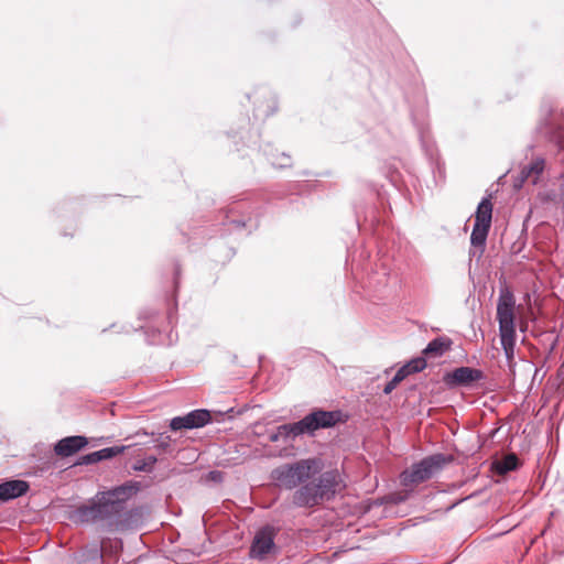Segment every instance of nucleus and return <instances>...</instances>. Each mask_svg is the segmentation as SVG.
I'll return each instance as SVG.
<instances>
[{
	"instance_id": "obj_1",
	"label": "nucleus",
	"mask_w": 564,
	"mask_h": 564,
	"mask_svg": "<svg viewBox=\"0 0 564 564\" xmlns=\"http://www.w3.org/2000/svg\"><path fill=\"white\" fill-rule=\"evenodd\" d=\"M138 482L122 485L104 492L101 498L91 505L76 509L75 517L83 523H106L109 530H124L132 517L126 508V499L138 491Z\"/></svg>"
},
{
	"instance_id": "obj_2",
	"label": "nucleus",
	"mask_w": 564,
	"mask_h": 564,
	"mask_svg": "<svg viewBox=\"0 0 564 564\" xmlns=\"http://www.w3.org/2000/svg\"><path fill=\"white\" fill-rule=\"evenodd\" d=\"M343 421V412L339 410H315L297 422L278 426L276 431L269 435V441L276 443L280 440H294L304 433L312 434L319 429L332 427Z\"/></svg>"
},
{
	"instance_id": "obj_3",
	"label": "nucleus",
	"mask_w": 564,
	"mask_h": 564,
	"mask_svg": "<svg viewBox=\"0 0 564 564\" xmlns=\"http://www.w3.org/2000/svg\"><path fill=\"white\" fill-rule=\"evenodd\" d=\"M514 305L516 300L513 293L508 288L502 289L497 304V319L499 323L501 346L509 364L512 362L514 357L517 337Z\"/></svg>"
},
{
	"instance_id": "obj_4",
	"label": "nucleus",
	"mask_w": 564,
	"mask_h": 564,
	"mask_svg": "<svg viewBox=\"0 0 564 564\" xmlns=\"http://www.w3.org/2000/svg\"><path fill=\"white\" fill-rule=\"evenodd\" d=\"M338 486L334 473H324L318 480L306 482L293 494V505L300 508H313L324 500L332 499Z\"/></svg>"
},
{
	"instance_id": "obj_5",
	"label": "nucleus",
	"mask_w": 564,
	"mask_h": 564,
	"mask_svg": "<svg viewBox=\"0 0 564 564\" xmlns=\"http://www.w3.org/2000/svg\"><path fill=\"white\" fill-rule=\"evenodd\" d=\"M451 460L452 457L444 454L427 456L401 473V484L405 487H412L426 481L435 471L442 469Z\"/></svg>"
},
{
	"instance_id": "obj_6",
	"label": "nucleus",
	"mask_w": 564,
	"mask_h": 564,
	"mask_svg": "<svg viewBox=\"0 0 564 564\" xmlns=\"http://www.w3.org/2000/svg\"><path fill=\"white\" fill-rule=\"evenodd\" d=\"M314 459H302L294 464H286L272 470V478L282 487L293 489L311 478Z\"/></svg>"
},
{
	"instance_id": "obj_7",
	"label": "nucleus",
	"mask_w": 564,
	"mask_h": 564,
	"mask_svg": "<svg viewBox=\"0 0 564 564\" xmlns=\"http://www.w3.org/2000/svg\"><path fill=\"white\" fill-rule=\"evenodd\" d=\"M492 203L489 197H484L475 213V224L470 235V243L474 248L484 251L487 236L491 226Z\"/></svg>"
},
{
	"instance_id": "obj_8",
	"label": "nucleus",
	"mask_w": 564,
	"mask_h": 564,
	"mask_svg": "<svg viewBox=\"0 0 564 564\" xmlns=\"http://www.w3.org/2000/svg\"><path fill=\"white\" fill-rule=\"evenodd\" d=\"M212 416L208 410H193L183 416L173 417L170 427L173 431L198 429L208 424Z\"/></svg>"
},
{
	"instance_id": "obj_9",
	"label": "nucleus",
	"mask_w": 564,
	"mask_h": 564,
	"mask_svg": "<svg viewBox=\"0 0 564 564\" xmlns=\"http://www.w3.org/2000/svg\"><path fill=\"white\" fill-rule=\"evenodd\" d=\"M275 529L265 525L260 529L252 541L250 547L251 557L263 560L274 547Z\"/></svg>"
},
{
	"instance_id": "obj_10",
	"label": "nucleus",
	"mask_w": 564,
	"mask_h": 564,
	"mask_svg": "<svg viewBox=\"0 0 564 564\" xmlns=\"http://www.w3.org/2000/svg\"><path fill=\"white\" fill-rule=\"evenodd\" d=\"M484 378V372L476 368L459 367L448 372L444 377V381L449 387H467L473 382Z\"/></svg>"
},
{
	"instance_id": "obj_11",
	"label": "nucleus",
	"mask_w": 564,
	"mask_h": 564,
	"mask_svg": "<svg viewBox=\"0 0 564 564\" xmlns=\"http://www.w3.org/2000/svg\"><path fill=\"white\" fill-rule=\"evenodd\" d=\"M88 440L86 436L82 435H74V436H67L62 440H59L55 446L54 452L57 456L61 457H68L76 453H78L80 449H83L85 446H87Z\"/></svg>"
},
{
	"instance_id": "obj_12",
	"label": "nucleus",
	"mask_w": 564,
	"mask_h": 564,
	"mask_svg": "<svg viewBox=\"0 0 564 564\" xmlns=\"http://www.w3.org/2000/svg\"><path fill=\"white\" fill-rule=\"evenodd\" d=\"M30 486L24 480H7L0 484V502H6L25 495Z\"/></svg>"
},
{
	"instance_id": "obj_13",
	"label": "nucleus",
	"mask_w": 564,
	"mask_h": 564,
	"mask_svg": "<svg viewBox=\"0 0 564 564\" xmlns=\"http://www.w3.org/2000/svg\"><path fill=\"white\" fill-rule=\"evenodd\" d=\"M545 167V161L543 158H535L532 160L531 163L523 166L520 172V183H524L527 181H531L533 184H535L544 171Z\"/></svg>"
},
{
	"instance_id": "obj_14",
	"label": "nucleus",
	"mask_w": 564,
	"mask_h": 564,
	"mask_svg": "<svg viewBox=\"0 0 564 564\" xmlns=\"http://www.w3.org/2000/svg\"><path fill=\"white\" fill-rule=\"evenodd\" d=\"M540 132L549 139V141L555 143L560 149H564V127L547 123L540 127Z\"/></svg>"
},
{
	"instance_id": "obj_15",
	"label": "nucleus",
	"mask_w": 564,
	"mask_h": 564,
	"mask_svg": "<svg viewBox=\"0 0 564 564\" xmlns=\"http://www.w3.org/2000/svg\"><path fill=\"white\" fill-rule=\"evenodd\" d=\"M452 340L447 337H437L431 340L424 348L423 354L426 356H442L451 349Z\"/></svg>"
},
{
	"instance_id": "obj_16",
	"label": "nucleus",
	"mask_w": 564,
	"mask_h": 564,
	"mask_svg": "<svg viewBox=\"0 0 564 564\" xmlns=\"http://www.w3.org/2000/svg\"><path fill=\"white\" fill-rule=\"evenodd\" d=\"M518 464V457L514 454H510L497 463L496 469L498 474L505 475L511 470L517 469Z\"/></svg>"
},
{
	"instance_id": "obj_17",
	"label": "nucleus",
	"mask_w": 564,
	"mask_h": 564,
	"mask_svg": "<svg viewBox=\"0 0 564 564\" xmlns=\"http://www.w3.org/2000/svg\"><path fill=\"white\" fill-rule=\"evenodd\" d=\"M158 458L153 455L148 456L144 459H138L133 465L132 469L134 471H144V473H151L154 468V465L156 464Z\"/></svg>"
},
{
	"instance_id": "obj_18",
	"label": "nucleus",
	"mask_w": 564,
	"mask_h": 564,
	"mask_svg": "<svg viewBox=\"0 0 564 564\" xmlns=\"http://www.w3.org/2000/svg\"><path fill=\"white\" fill-rule=\"evenodd\" d=\"M130 445L106 447L97 451L99 462L110 459L119 454H122Z\"/></svg>"
},
{
	"instance_id": "obj_19",
	"label": "nucleus",
	"mask_w": 564,
	"mask_h": 564,
	"mask_svg": "<svg viewBox=\"0 0 564 564\" xmlns=\"http://www.w3.org/2000/svg\"><path fill=\"white\" fill-rule=\"evenodd\" d=\"M403 366L406 367V370L412 375L424 370L426 367V360L424 357H416Z\"/></svg>"
},
{
	"instance_id": "obj_20",
	"label": "nucleus",
	"mask_w": 564,
	"mask_h": 564,
	"mask_svg": "<svg viewBox=\"0 0 564 564\" xmlns=\"http://www.w3.org/2000/svg\"><path fill=\"white\" fill-rule=\"evenodd\" d=\"M96 463H99L97 451L86 454V455H82L80 457H78L75 465L83 466V465H93Z\"/></svg>"
},
{
	"instance_id": "obj_21",
	"label": "nucleus",
	"mask_w": 564,
	"mask_h": 564,
	"mask_svg": "<svg viewBox=\"0 0 564 564\" xmlns=\"http://www.w3.org/2000/svg\"><path fill=\"white\" fill-rule=\"evenodd\" d=\"M399 383V380L395 377H393L383 388L384 394H390Z\"/></svg>"
},
{
	"instance_id": "obj_22",
	"label": "nucleus",
	"mask_w": 564,
	"mask_h": 564,
	"mask_svg": "<svg viewBox=\"0 0 564 564\" xmlns=\"http://www.w3.org/2000/svg\"><path fill=\"white\" fill-rule=\"evenodd\" d=\"M408 376H410V371H408L404 366H402L394 375L399 382L403 381Z\"/></svg>"
},
{
	"instance_id": "obj_23",
	"label": "nucleus",
	"mask_w": 564,
	"mask_h": 564,
	"mask_svg": "<svg viewBox=\"0 0 564 564\" xmlns=\"http://www.w3.org/2000/svg\"><path fill=\"white\" fill-rule=\"evenodd\" d=\"M158 449L162 451V452H166L170 447V437L166 436L164 438H162L158 445H156Z\"/></svg>"
}]
</instances>
